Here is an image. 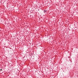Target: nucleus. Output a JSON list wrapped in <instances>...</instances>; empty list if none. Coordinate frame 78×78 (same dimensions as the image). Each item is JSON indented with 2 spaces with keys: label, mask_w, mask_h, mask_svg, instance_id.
Wrapping results in <instances>:
<instances>
[{
  "label": "nucleus",
  "mask_w": 78,
  "mask_h": 78,
  "mask_svg": "<svg viewBox=\"0 0 78 78\" xmlns=\"http://www.w3.org/2000/svg\"><path fill=\"white\" fill-rule=\"evenodd\" d=\"M45 11H46V10H44V13L45 12Z\"/></svg>",
  "instance_id": "f257e3e1"
}]
</instances>
